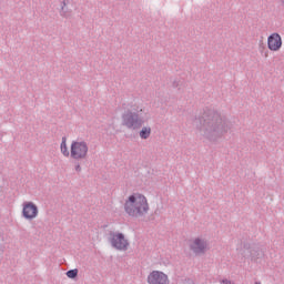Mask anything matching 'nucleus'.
<instances>
[{
    "mask_svg": "<svg viewBox=\"0 0 284 284\" xmlns=\"http://www.w3.org/2000/svg\"><path fill=\"white\" fill-rule=\"evenodd\" d=\"M197 130L203 134L206 141L216 143L227 134V120L219 111L207 109L200 118Z\"/></svg>",
    "mask_w": 284,
    "mask_h": 284,
    "instance_id": "obj_1",
    "label": "nucleus"
},
{
    "mask_svg": "<svg viewBox=\"0 0 284 284\" xmlns=\"http://www.w3.org/2000/svg\"><path fill=\"white\" fill-rule=\"evenodd\" d=\"M124 212L131 219H143L150 213V202L143 193H132L124 199Z\"/></svg>",
    "mask_w": 284,
    "mask_h": 284,
    "instance_id": "obj_2",
    "label": "nucleus"
},
{
    "mask_svg": "<svg viewBox=\"0 0 284 284\" xmlns=\"http://www.w3.org/2000/svg\"><path fill=\"white\" fill-rule=\"evenodd\" d=\"M150 121V114L140 109L136 112L126 111L122 114V125L128 130H139Z\"/></svg>",
    "mask_w": 284,
    "mask_h": 284,
    "instance_id": "obj_3",
    "label": "nucleus"
},
{
    "mask_svg": "<svg viewBox=\"0 0 284 284\" xmlns=\"http://www.w3.org/2000/svg\"><path fill=\"white\" fill-rule=\"evenodd\" d=\"M90 154V144L83 139H77L71 142V159L73 161H85Z\"/></svg>",
    "mask_w": 284,
    "mask_h": 284,
    "instance_id": "obj_4",
    "label": "nucleus"
},
{
    "mask_svg": "<svg viewBox=\"0 0 284 284\" xmlns=\"http://www.w3.org/2000/svg\"><path fill=\"white\" fill-rule=\"evenodd\" d=\"M108 241L111 247L118 252H128L130 250V240L119 231H110Z\"/></svg>",
    "mask_w": 284,
    "mask_h": 284,
    "instance_id": "obj_5",
    "label": "nucleus"
},
{
    "mask_svg": "<svg viewBox=\"0 0 284 284\" xmlns=\"http://www.w3.org/2000/svg\"><path fill=\"white\" fill-rule=\"evenodd\" d=\"M189 250L195 256H203L210 252V242L201 235L192 237L189 240Z\"/></svg>",
    "mask_w": 284,
    "mask_h": 284,
    "instance_id": "obj_6",
    "label": "nucleus"
},
{
    "mask_svg": "<svg viewBox=\"0 0 284 284\" xmlns=\"http://www.w3.org/2000/svg\"><path fill=\"white\" fill-rule=\"evenodd\" d=\"M22 207V219L26 221H34L39 216V206L32 201H24L21 205Z\"/></svg>",
    "mask_w": 284,
    "mask_h": 284,
    "instance_id": "obj_7",
    "label": "nucleus"
},
{
    "mask_svg": "<svg viewBox=\"0 0 284 284\" xmlns=\"http://www.w3.org/2000/svg\"><path fill=\"white\" fill-rule=\"evenodd\" d=\"M149 284H170V276L163 271H152L146 277Z\"/></svg>",
    "mask_w": 284,
    "mask_h": 284,
    "instance_id": "obj_8",
    "label": "nucleus"
},
{
    "mask_svg": "<svg viewBox=\"0 0 284 284\" xmlns=\"http://www.w3.org/2000/svg\"><path fill=\"white\" fill-rule=\"evenodd\" d=\"M267 48L271 52H278L283 48V38L274 32L267 38Z\"/></svg>",
    "mask_w": 284,
    "mask_h": 284,
    "instance_id": "obj_9",
    "label": "nucleus"
},
{
    "mask_svg": "<svg viewBox=\"0 0 284 284\" xmlns=\"http://www.w3.org/2000/svg\"><path fill=\"white\" fill-rule=\"evenodd\" d=\"M250 255H251V260L256 262V261H261V258L265 256V252L263 251V248L258 246H252L250 250Z\"/></svg>",
    "mask_w": 284,
    "mask_h": 284,
    "instance_id": "obj_10",
    "label": "nucleus"
},
{
    "mask_svg": "<svg viewBox=\"0 0 284 284\" xmlns=\"http://www.w3.org/2000/svg\"><path fill=\"white\" fill-rule=\"evenodd\" d=\"M60 152L65 159H72V145L70 146V150L68 149V140L65 138H62V142L60 144Z\"/></svg>",
    "mask_w": 284,
    "mask_h": 284,
    "instance_id": "obj_11",
    "label": "nucleus"
},
{
    "mask_svg": "<svg viewBox=\"0 0 284 284\" xmlns=\"http://www.w3.org/2000/svg\"><path fill=\"white\" fill-rule=\"evenodd\" d=\"M140 139L146 141L150 136H152V128L143 126L139 133Z\"/></svg>",
    "mask_w": 284,
    "mask_h": 284,
    "instance_id": "obj_12",
    "label": "nucleus"
},
{
    "mask_svg": "<svg viewBox=\"0 0 284 284\" xmlns=\"http://www.w3.org/2000/svg\"><path fill=\"white\" fill-rule=\"evenodd\" d=\"M260 53L262 54V57H265V59L270 57V51L267 50V47H265V44L260 45Z\"/></svg>",
    "mask_w": 284,
    "mask_h": 284,
    "instance_id": "obj_13",
    "label": "nucleus"
},
{
    "mask_svg": "<svg viewBox=\"0 0 284 284\" xmlns=\"http://www.w3.org/2000/svg\"><path fill=\"white\" fill-rule=\"evenodd\" d=\"M79 274L78 270H71L67 272L68 278H77V275Z\"/></svg>",
    "mask_w": 284,
    "mask_h": 284,
    "instance_id": "obj_14",
    "label": "nucleus"
},
{
    "mask_svg": "<svg viewBox=\"0 0 284 284\" xmlns=\"http://www.w3.org/2000/svg\"><path fill=\"white\" fill-rule=\"evenodd\" d=\"M61 16L62 17H68V14L65 13V6H68V1H62V3H61Z\"/></svg>",
    "mask_w": 284,
    "mask_h": 284,
    "instance_id": "obj_15",
    "label": "nucleus"
},
{
    "mask_svg": "<svg viewBox=\"0 0 284 284\" xmlns=\"http://www.w3.org/2000/svg\"><path fill=\"white\" fill-rule=\"evenodd\" d=\"M75 172H81V165H75Z\"/></svg>",
    "mask_w": 284,
    "mask_h": 284,
    "instance_id": "obj_16",
    "label": "nucleus"
},
{
    "mask_svg": "<svg viewBox=\"0 0 284 284\" xmlns=\"http://www.w3.org/2000/svg\"><path fill=\"white\" fill-rule=\"evenodd\" d=\"M255 284H261V282H255Z\"/></svg>",
    "mask_w": 284,
    "mask_h": 284,
    "instance_id": "obj_17",
    "label": "nucleus"
}]
</instances>
